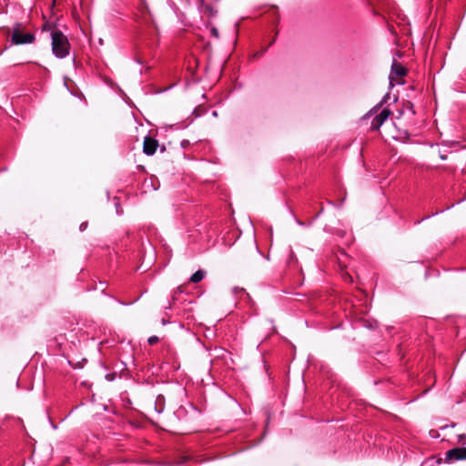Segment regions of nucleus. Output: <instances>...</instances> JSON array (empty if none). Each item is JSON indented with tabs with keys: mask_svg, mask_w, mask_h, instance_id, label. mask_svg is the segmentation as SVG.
I'll use <instances>...</instances> for the list:
<instances>
[{
	"mask_svg": "<svg viewBox=\"0 0 466 466\" xmlns=\"http://www.w3.org/2000/svg\"><path fill=\"white\" fill-rule=\"evenodd\" d=\"M390 115L391 111L388 108H384L379 115H377L372 119L370 128L372 130H378Z\"/></svg>",
	"mask_w": 466,
	"mask_h": 466,
	"instance_id": "5",
	"label": "nucleus"
},
{
	"mask_svg": "<svg viewBox=\"0 0 466 466\" xmlns=\"http://www.w3.org/2000/svg\"><path fill=\"white\" fill-rule=\"evenodd\" d=\"M35 40L33 33H25L21 24L14 25L11 33V43L15 46L32 44Z\"/></svg>",
	"mask_w": 466,
	"mask_h": 466,
	"instance_id": "2",
	"label": "nucleus"
},
{
	"mask_svg": "<svg viewBox=\"0 0 466 466\" xmlns=\"http://www.w3.org/2000/svg\"><path fill=\"white\" fill-rule=\"evenodd\" d=\"M389 97H390V94L388 93L385 95V96L382 98L380 103L376 107L381 106L384 103H386L388 101Z\"/></svg>",
	"mask_w": 466,
	"mask_h": 466,
	"instance_id": "10",
	"label": "nucleus"
},
{
	"mask_svg": "<svg viewBox=\"0 0 466 466\" xmlns=\"http://www.w3.org/2000/svg\"><path fill=\"white\" fill-rule=\"evenodd\" d=\"M407 75V69L399 62L394 61L391 65L390 74V86L393 87L395 85H402L404 83L401 80Z\"/></svg>",
	"mask_w": 466,
	"mask_h": 466,
	"instance_id": "3",
	"label": "nucleus"
},
{
	"mask_svg": "<svg viewBox=\"0 0 466 466\" xmlns=\"http://www.w3.org/2000/svg\"><path fill=\"white\" fill-rule=\"evenodd\" d=\"M86 228V223H82L80 225V230L83 231Z\"/></svg>",
	"mask_w": 466,
	"mask_h": 466,
	"instance_id": "13",
	"label": "nucleus"
},
{
	"mask_svg": "<svg viewBox=\"0 0 466 466\" xmlns=\"http://www.w3.org/2000/svg\"><path fill=\"white\" fill-rule=\"evenodd\" d=\"M210 35H211L213 37H215V38H217V39H218V38L219 37V33H218V28H217V27H215V26H212V27L210 28Z\"/></svg>",
	"mask_w": 466,
	"mask_h": 466,
	"instance_id": "8",
	"label": "nucleus"
},
{
	"mask_svg": "<svg viewBox=\"0 0 466 466\" xmlns=\"http://www.w3.org/2000/svg\"><path fill=\"white\" fill-rule=\"evenodd\" d=\"M447 461H461L466 460V447H457L449 450L446 452Z\"/></svg>",
	"mask_w": 466,
	"mask_h": 466,
	"instance_id": "4",
	"label": "nucleus"
},
{
	"mask_svg": "<svg viewBox=\"0 0 466 466\" xmlns=\"http://www.w3.org/2000/svg\"><path fill=\"white\" fill-rule=\"evenodd\" d=\"M52 52L57 58H65L69 55L70 44L66 35L61 31L56 30L51 33Z\"/></svg>",
	"mask_w": 466,
	"mask_h": 466,
	"instance_id": "1",
	"label": "nucleus"
},
{
	"mask_svg": "<svg viewBox=\"0 0 466 466\" xmlns=\"http://www.w3.org/2000/svg\"><path fill=\"white\" fill-rule=\"evenodd\" d=\"M157 147H158L157 140H156L150 137H146L144 138L143 152L146 155H147V156L154 155L157 151Z\"/></svg>",
	"mask_w": 466,
	"mask_h": 466,
	"instance_id": "6",
	"label": "nucleus"
},
{
	"mask_svg": "<svg viewBox=\"0 0 466 466\" xmlns=\"http://www.w3.org/2000/svg\"><path fill=\"white\" fill-rule=\"evenodd\" d=\"M205 277V271L203 270H198L192 276L190 277V281L193 283H198L201 281Z\"/></svg>",
	"mask_w": 466,
	"mask_h": 466,
	"instance_id": "7",
	"label": "nucleus"
},
{
	"mask_svg": "<svg viewBox=\"0 0 466 466\" xmlns=\"http://www.w3.org/2000/svg\"><path fill=\"white\" fill-rule=\"evenodd\" d=\"M343 278H344L345 281H349V282L352 281V278L349 274L344 275Z\"/></svg>",
	"mask_w": 466,
	"mask_h": 466,
	"instance_id": "12",
	"label": "nucleus"
},
{
	"mask_svg": "<svg viewBox=\"0 0 466 466\" xmlns=\"http://www.w3.org/2000/svg\"><path fill=\"white\" fill-rule=\"evenodd\" d=\"M158 340H159V339L157 336H151L148 338L147 342H148V344L153 345V344L158 342Z\"/></svg>",
	"mask_w": 466,
	"mask_h": 466,
	"instance_id": "9",
	"label": "nucleus"
},
{
	"mask_svg": "<svg viewBox=\"0 0 466 466\" xmlns=\"http://www.w3.org/2000/svg\"><path fill=\"white\" fill-rule=\"evenodd\" d=\"M459 438V442H462V443H466V434H460L458 436Z\"/></svg>",
	"mask_w": 466,
	"mask_h": 466,
	"instance_id": "11",
	"label": "nucleus"
},
{
	"mask_svg": "<svg viewBox=\"0 0 466 466\" xmlns=\"http://www.w3.org/2000/svg\"><path fill=\"white\" fill-rule=\"evenodd\" d=\"M237 290H238V288H234L233 292H237Z\"/></svg>",
	"mask_w": 466,
	"mask_h": 466,
	"instance_id": "14",
	"label": "nucleus"
}]
</instances>
